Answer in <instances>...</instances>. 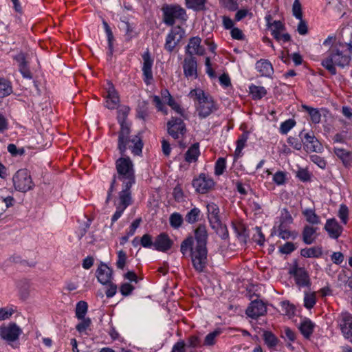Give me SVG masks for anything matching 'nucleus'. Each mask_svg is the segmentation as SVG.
Returning a JSON list of instances; mask_svg holds the SVG:
<instances>
[{
	"label": "nucleus",
	"mask_w": 352,
	"mask_h": 352,
	"mask_svg": "<svg viewBox=\"0 0 352 352\" xmlns=\"http://www.w3.org/2000/svg\"><path fill=\"white\" fill-rule=\"evenodd\" d=\"M267 309H245V314L248 317L256 320L258 317L265 316Z\"/></svg>",
	"instance_id": "43"
},
{
	"label": "nucleus",
	"mask_w": 352,
	"mask_h": 352,
	"mask_svg": "<svg viewBox=\"0 0 352 352\" xmlns=\"http://www.w3.org/2000/svg\"><path fill=\"white\" fill-rule=\"evenodd\" d=\"M131 192L122 190L119 192L118 198L115 202L116 210L111 218L112 223L116 222L122 214L125 209L131 204Z\"/></svg>",
	"instance_id": "9"
},
{
	"label": "nucleus",
	"mask_w": 352,
	"mask_h": 352,
	"mask_svg": "<svg viewBox=\"0 0 352 352\" xmlns=\"http://www.w3.org/2000/svg\"><path fill=\"white\" fill-rule=\"evenodd\" d=\"M226 167V161L224 158L220 157L219 158L216 163L214 166V173L216 175H221L223 173Z\"/></svg>",
	"instance_id": "42"
},
{
	"label": "nucleus",
	"mask_w": 352,
	"mask_h": 352,
	"mask_svg": "<svg viewBox=\"0 0 352 352\" xmlns=\"http://www.w3.org/2000/svg\"><path fill=\"white\" fill-rule=\"evenodd\" d=\"M267 26L270 29L272 35L278 43H285L291 40L290 35L285 32V26L280 21H272L270 15L265 16Z\"/></svg>",
	"instance_id": "6"
},
{
	"label": "nucleus",
	"mask_w": 352,
	"mask_h": 352,
	"mask_svg": "<svg viewBox=\"0 0 352 352\" xmlns=\"http://www.w3.org/2000/svg\"><path fill=\"white\" fill-rule=\"evenodd\" d=\"M207 0H185L186 6L188 9L195 11L204 10L206 8Z\"/></svg>",
	"instance_id": "29"
},
{
	"label": "nucleus",
	"mask_w": 352,
	"mask_h": 352,
	"mask_svg": "<svg viewBox=\"0 0 352 352\" xmlns=\"http://www.w3.org/2000/svg\"><path fill=\"white\" fill-rule=\"evenodd\" d=\"M201 38L199 37H193L190 41L186 47V52L190 55L197 54L202 55L204 49L201 46Z\"/></svg>",
	"instance_id": "24"
},
{
	"label": "nucleus",
	"mask_w": 352,
	"mask_h": 352,
	"mask_svg": "<svg viewBox=\"0 0 352 352\" xmlns=\"http://www.w3.org/2000/svg\"><path fill=\"white\" fill-rule=\"evenodd\" d=\"M316 229L307 226L305 227L302 236H303V241L307 244H311L314 242L316 238Z\"/></svg>",
	"instance_id": "30"
},
{
	"label": "nucleus",
	"mask_w": 352,
	"mask_h": 352,
	"mask_svg": "<svg viewBox=\"0 0 352 352\" xmlns=\"http://www.w3.org/2000/svg\"><path fill=\"white\" fill-rule=\"evenodd\" d=\"M152 101L155 104L157 109L163 112L164 114H167V111L163 103L162 102L160 98L157 96H152Z\"/></svg>",
	"instance_id": "52"
},
{
	"label": "nucleus",
	"mask_w": 352,
	"mask_h": 352,
	"mask_svg": "<svg viewBox=\"0 0 352 352\" xmlns=\"http://www.w3.org/2000/svg\"><path fill=\"white\" fill-rule=\"evenodd\" d=\"M255 68L261 76L271 77L274 74L272 63L266 59H261L256 63Z\"/></svg>",
	"instance_id": "22"
},
{
	"label": "nucleus",
	"mask_w": 352,
	"mask_h": 352,
	"mask_svg": "<svg viewBox=\"0 0 352 352\" xmlns=\"http://www.w3.org/2000/svg\"><path fill=\"white\" fill-rule=\"evenodd\" d=\"M338 217L344 224H346L349 217V209L346 206L341 205L338 211Z\"/></svg>",
	"instance_id": "49"
},
{
	"label": "nucleus",
	"mask_w": 352,
	"mask_h": 352,
	"mask_svg": "<svg viewBox=\"0 0 352 352\" xmlns=\"http://www.w3.org/2000/svg\"><path fill=\"white\" fill-rule=\"evenodd\" d=\"M287 143L289 146H291L292 147L296 150H300L302 147V144L300 141H299L298 138L294 137L288 138Z\"/></svg>",
	"instance_id": "59"
},
{
	"label": "nucleus",
	"mask_w": 352,
	"mask_h": 352,
	"mask_svg": "<svg viewBox=\"0 0 352 352\" xmlns=\"http://www.w3.org/2000/svg\"><path fill=\"white\" fill-rule=\"evenodd\" d=\"M300 254L305 258H318L322 254V248L316 246L301 250Z\"/></svg>",
	"instance_id": "28"
},
{
	"label": "nucleus",
	"mask_w": 352,
	"mask_h": 352,
	"mask_svg": "<svg viewBox=\"0 0 352 352\" xmlns=\"http://www.w3.org/2000/svg\"><path fill=\"white\" fill-rule=\"evenodd\" d=\"M175 39L176 34L171 31L166 36L165 49L169 52L173 51L177 44Z\"/></svg>",
	"instance_id": "36"
},
{
	"label": "nucleus",
	"mask_w": 352,
	"mask_h": 352,
	"mask_svg": "<svg viewBox=\"0 0 352 352\" xmlns=\"http://www.w3.org/2000/svg\"><path fill=\"white\" fill-rule=\"evenodd\" d=\"M278 236L283 239H288L292 236H294L290 231L284 229L283 225H280L278 228Z\"/></svg>",
	"instance_id": "58"
},
{
	"label": "nucleus",
	"mask_w": 352,
	"mask_h": 352,
	"mask_svg": "<svg viewBox=\"0 0 352 352\" xmlns=\"http://www.w3.org/2000/svg\"><path fill=\"white\" fill-rule=\"evenodd\" d=\"M21 333V329L15 323L0 327V337L8 343L16 341Z\"/></svg>",
	"instance_id": "12"
},
{
	"label": "nucleus",
	"mask_w": 352,
	"mask_h": 352,
	"mask_svg": "<svg viewBox=\"0 0 352 352\" xmlns=\"http://www.w3.org/2000/svg\"><path fill=\"white\" fill-rule=\"evenodd\" d=\"M303 143L307 152L320 153L322 151V146L312 133H306L304 136Z\"/></svg>",
	"instance_id": "18"
},
{
	"label": "nucleus",
	"mask_w": 352,
	"mask_h": 352,
	"mask_svg": "<svg viewBox=\"0 0 352 352\" xmlns=\"http://www.w3.org/2000/svg\"><path fill=\"white\" fill-rule=\"evenodd\" d=\"M105 107L109 109H116L120 103V98L113 85L107 82L105 87Z\"/></svg>",
	"instance_id": "14"
},
{
	"label": "nucleus",
	"mask_w": 352,
	"mask_h": 352,
	"mask_svg": "<svg viewBox=\"0 0 352 352\" xmlns=\"http://www.w3.org/2000/svg\"><path fill=\"white\" fill-rule=\"evenodd\" d=\"M197 65L195 58H186L183 63L184 76L187 78L195 79L197 78Z\"/></svg>",
	"instance_id": "17"
},
{
	"label": "nucleus",
	"mask_w": 352,
	"mask_h": 352,
	"mask_svg": "<svg viewBox=\"0 0 352 352\" xmlns=\"http://www.w3.org/2000/svg\"><path fill=\"white\" fill-rule=\"evenodd\" d=\"M266 307L267 305L264 302L256 296L255 298L252 300L250 305L248 308H266Z\"/></svg>",
	"instance_id": "56"
},
{
	"label": "nucleus",
	"mask_w": 352,
	"mask_h": 352,
	"mask_svg": "<svg viewBox=\"0 0 352 352\" xmlns=\"http://www.w3.org/2000/svg\"><path fill=\"white\" fill-rule=\"evenodd\" d=\"M81 322L76 325V329L79 332H82L87 329L91 324V319L89 318L81 319Z\"/></svg>",
	"instance_id": "55"
},
{
	"label": "nucleus",
	"mask_w": 352,
	"mask_h": 352,
	"mask_svg": "<svg viewBox=\"0 0 352 352\" xmlns=\"http://www.w3.org/2000/svg\"><path fill=\"white\" fill-rule=\"evenodd\" d=\"M302 214L305 217L307 222L311 224L320 223V217L315 213L314 210L311 209H305L302 211Z\"/></svg>",
	"instance_id": "32"
},
{
	"label": "nucleus",
	"mask_w": 352,
	"mask_h": 352,
	"mask_svg": "<svg viewBox=\"0 0 352 352\" xmlns=\"http://www.w3.org/2000/svg\"><path fill=\"white\" fill-rule=\"evenodd\" d=\"M170 225L175 229L179 228L182 223L183 218L182 216L178 212L173 213L169 218Z\"/></svg>",
	"instance_id": "38"
},
{
	"label": "nucleus",
	"mask_w": 352,
	"mask_h": 352,
	"mask_svg": "<svg viewBox=\"0 0 352 352\" xmlns=\"http://www.w3.org/2000/svg\"><path fill=\"white\" fill-rule=\"evenodd\" d=\"M199 155V143H195L189 147L185 153V160L189 164L195 162L197 160Z\"/></svg>",
	"instance_id": "25"
},
{
	"label": "nucleus",
	"mask_w": 352,
	"mask_h": 352,
	"mask_svg": "<svg viewBox=\"0 0 352 352\" xmlns=\"http://www.w3.org/2000/svg\"><path fill=\"white\" fill-rule=\"evenodd\" d=\"M164 21L168 25H173L176 20L186 21L187 14L186 10L179 6H166L162 8Z\"/></svg>",
	"instance_id": "7"
},
{
	"label": "nucleus",
	"mask_w": 352,
	"mask_h": 352,
	"mask_svg": "<svg viewBox=\"0 0 352 352\" xmlns=\"http://www.w3.org/2000/svg\"><path fill=\"white\" fill-rule=\"evenodd\" d=\"M188 96L195 101L196 110L201 118L208 116L216 109L212 98L205 94L201 89H192L188 94Z\"/></svg>",
	"instance_id": "4"
},
{
	"label": "nucleus",
	"mask_w": 352,
	"mask_h": 352,
	"mask_svg": "<svg viewBox=\"0 0 352 352\" xmlns=\"http://www.w3.org/2000/svg\"><path fill=\"white\" fill-rule=\"evenodd\" d=\"M208 218L212 227L215 228L220 225L219 208L214 203L207 205Z\"/></svg>",
	"instance_id": "21"
},
{
	"label": "nucleus",
	"mask_w": 352,
	"mask_h": 352,
	"mask_svg": "<svg viewBox=\"0 0 352 352\" xmlns=\"http://www.w3.org/2000/svg\"><path fill=\"white\" fill-rule=\"evenodd\" d=\"M142 71L143 80L146 85H150L152 83V81L153 79L152 68H153L154 60L151 57L148 51H146L142 54Z\"/></svg>",
	"instance_id": "11"
},
{
	"label": "nucleus",
	"mask_w": 352,
	"mask_h": 352,
	"mask_svg": "<svg viewBox=\"0 0 352 352\" xmlns=\"http://www.w3.org/2000/svg\"><path fill=\"white\" fill-rule=\"evenodd\" d=\"M31 291V287L29 283H25L21 285L19 287V293L23 298H25Z\"/></svg>",
	"instance_id": "57"
},
{
	"label": "nucleus",
	"mask_w": 352,
	"mask_h": 352,
	"mask_svg": "<svg viewBox=\"0 0 352 352\" xmlns=\"http://www.w3.org/2000/svg\"><path fill=\"white\" fill-rule=\"evenodd\" d=\"M118 173L117 179L122 182V190L130 191V188L135 183V170L132 161L128 157L118 159L116 162Z\"/></svg>",
	"instance_id": "3"
},
{
	"label": "nucleus",
	"mask_w": 352,
	"mask_h": 352,
	"mask_svg": "<svg viewBox=\"0 0 352 352\" xmlns=\"http://www.w3.org/2000/svg\"><path fill=\"white\" fill-rule=\"evenodd\" d=\"M118 138V148L121 153L126 151L127 148L131 149L132 153L139 155L142 153L143 144L138 136H134L132 139L129 138V127L127 124L122 122Z\"/></svg>",
	"instance_id": "5"
},
{
	"label": "nucleus",
	"mask_w": 352,
	"mask_h": 352,
	"mask_svg": "<svg viewBox=\"0 0 352 352\" xmlns=\"http://www.w3.org/2000/svg\"><path fill=\"white\" fill-rule=\"evenodd\" d=\"M333 152L335 155L342 161L343 165L346 167L352 165V153L340 147H334Z\"/></svg>",
	"instance_id": "23"
},
{
	"label": "nucleus",
	"mask_w": 352,
	"mask_h": 352,
	"mask_svg": "<svg viewBox=\"0 0 352 352\" xmlns=\"http://www.w3.org/2000/svg\"><path fill=\"white\" fill-rule=\"evenodd\" d=\"M12 180L14 188L18 191L27 192L34 186L30 173L26 169L19 170Z\"/></svg>",
	"instance_id": "8"
},
{
	"label": "nucleus",
	"mask_w": 352,
	"mask_h": 352,
	"mask_svg": "<svg viewBox=\"0 0 352 352\" xmlns=\"http://www.w3.org/2000/svg\"><path fill=\"white\" fill-rule=\"evenodd\" d=\"M324 229L329 236L334 239H338L342 234L343 228L335 219H328L325 223Z\"/></svg>",
	"instance_id": "19"
},
{
	"label": "nucleus",
	"mask_w": 352,
	"mask_h": 352,
	"mask_svg": "<svg viewBox=\"0 0 352 352\" xmlns=\"http://www.w3.org/2000/svg\"><path fill=\"white\" fill-rule=\"evenodd\" d=\"M141 245L142 247L146 248H153V242L152 240V236L150 234H144L140 240Z\"/></svg>",
	"instance_id": "50"
},
{
	"label": "nucleus",
	"mask_w": 352,
	"mask_h": 352,
	"mask_svg": "<svg viewBox=\"0 0 352 352\" xmlns=\"http://www.w3.org/2000/svg\"><path fill=\"white\" fill-rule=\"evenodd\" d=\"M340 329L344 338L352 342V316L346 313L342 315Z\"/></svg>",
	"instance_id": "20"
},
{
	"label": "nucleus",
	"mask_w": 352,
	"mask_h": 352,
	"mask_svg": "<svg viewBox=\"0 0 352 352\" xmlns=\"http://www.w3.org/2000/svg\"><path fill=\"white\" fill-rule=\"evenodd\" d=\"M8 151L12 155H22L24 153V149L23 148H18L14 144H10L8 146Z\"/></svg>",
	"instance_id": "51"
},
{
	"label": "nucleus",
	"mask_w": 352,
	"mask_h": 352,
	"mask_svg": "<svg viewBox=\"0 0 352 352\" xmlns=\"http://www.w3.org/2000/svg\"><path fill=\"white\" fill-rule=\"evenodd\" d=\"M140 219H137L135 221H133L131 226H129V228H128V230H126V233H128L129 236H133L135 234L137 228L140 226Z\"/></svg>",
	"instance_id": "60"
},
{
	"label": "nucleus",
	"mask_w": 352,
	"mask_h": 352,
	"mask_svg": "<svg viewBox=\"0 0 352 352\" xmlns=\"http://www.w3.org/2000/svg\"><path fill=\"white\" fill-rule=\"evenodd\" d=\"M214 185L213 179L204 173H201L192 181V186L195 190L201 194L208 192L214 187Z\"/></svg>",
	"instance_id": "13"
},
{
	"label": "nucleus",
	"mask_w": 352,
	"mask_h": 352,
	"mask_svg": "<svg viewBox=\"0 0 352 352\" xmlns=\"http://www.w3.org/2000/svg\"><path fill=\"white\" fill-rule=\"evenodd\" d=\"M173 244V240L166 233H161L156 236L153 242V249L160 252H167Z\"/></svg>",
	"instance_id": "15"
},
{
	"label": "nucleus",
	"mask_w": 352,
	"mask_h": 352,
	"mask_svg": "<svg viewBox=\"0 0 352 352\" xmlns=\"http://www.w3.org/2000/svg\"><path fill=\"white\" fill-rule=\"evenodd\" d=\"M313 327V324L309 320H305L302 322L299 329L302 334L308 338L312 333Z\"/></svg>",
	"instance_id": "39"
},
{
	"label": "nucleus",
	"mask_w": 352,
	"mask_h": 352,
	"mask_svg": "<svg viewBox=\"0 0 352 352\" xmlns=\"http://www.w3.org/2000/svg\"><path fill=\"white\" fill-rule=\"evenodd\" d=\"M249 93L253 100H259L267 94V90L263 86L252 84L249 86Z\"/></svg>",
	"instance_id": "26"
},
{
	"label": "nucleus",
	"mask_w": 352,
	"mask_h": 352,
	"mask_svg": "<svg viewBox=\"0 0 352 352\" xmlns=\"http://www.w3.org/2000/svg\"><path fill=\"white\" fill-rule=\"evenodd\" d=\"M248 140L247 135H241L236 140V146L234 151L235 157H240L242 155V151L246 145Z\"/></svg>",
	"instance_id": "33"
},
{
	"label": "nucleus",
	"mask_w": 352,
	"mask_h": 352,
	"mask_svg": "<svg viewBox=\"0 0 352 352\" xmlns=\"http://www.w3.org/2000/svg\"><path fill=\"white\" fill-rule=\"evenodd\" d=\"M167 104L172 108L173 110H174L176 113L178 114L184 116V109L180 107V105L175 101V100L173 98L170 101H168Z\"/></svg>",
	"instance_id": "54"
},
{
	"label": "nucleus",
	"mask_w": 352,
	"mask_h": 352,
	"mask_svg": "<svg viewBox=\"0 0 352 352\" xmlns=\"http://www.w3.org/2000/svg\"><path fill=\"white\" fill-rule=\"evenodd\" d=\"M263 337L265 343L270 348H272L278 344V338L271 331H264Z\"/></svg>",
	"instance_id": "35"
},
{
	"label": "nucleus",
	"mask_w": 352,
	"mask_h": 352,
	"mask_svg": "<svg viewBox=\"0 0 352 352\" xmlns=\"http://www.w3.org/2000/svg\"><path fill=\"white\" fill-rule=\"evenodd\" d=\"M331 260L335 264L339 265L344 261V255L340 252H334L331 256Z\"/></svg>",
	"instance_id": "64"
},
{
	"label": "nucleus",
	"mask_w": 352,
	"mask_h": 352,
	"mask_svg": "<svg viewBox=\"0 0 352 352\" xmlns=\"http://www.w3.org/2000/svg\"><path fill=\"white\" fill-rule=\"evenodd\" d=\"M302 107L309 113L311 120L313 123L318 124L320 122L321 113L318 109L308 107L307 105H302Z\"/></svg>",
	"instance_id": "31"
},
{
	"label": "nucleus",
	"mask_w": 352,
	"mask_h": 352,
	"mask_svg": "<svg viewBox=\"0 0 352 352\" xmlns=\"http://www.w3.org/2000/svg\"><path fill=\"white\" fill-rule=\"evenodd\" d=\"M167 131L173 138L182 139L186 133V124L181 118H171L167 122Z\"/></svg>",
	"instance_id": "10"
},
{
	"label": "nucleus",
	"mask_w": 352,
	"mask_h": 352,
	"mask_svg": "<svg viewBox=\"0 0 352 352\" xmlns=\"http://www.w3.org/2000/svg\"><path fill=\"white\" fill-rule=\"evenodd\" d=\"M293 15L298 19L302 18V6L299 0H294L292 6Z\"/></svg>",
	"instance_id": "46"
},
{
	"label": "nucleus",
	"mask_w": 352,
	"mask_h": 352,
	"mask_svg": "<svg viewBox=\"0 0 352 352\" xmlns=\"http://www.w3.org/2000/svg\"><path fill=\"white\" fill-rule=\"evenodd\" d=\"M316 294L314 293H306L304 298V304L306 308H312L316 304Z\"/></svg>",
	"instance_id": "44"
},
{
	"label": "nucleus",
	"mask_w": 352,
	"mask_h": 352,
	"mask_svg": "<svg viewBox=\"0 0 352 352\" xmlns=\"http://www.w3.org/2000/svg\"><path fill=\"white\" fill-rule=\"evenodd\" d=\"M338 280L345 287L352 289V278L346 276L344 272H341L338 275Z\"/></svg>",
	"instance_id": "48"
},
{
	"label": "nucleus",
	"mask_w": 352,
	"mask_h": 352,
	"mask_svg": "<svg viewBox=\"0 0 352 352\" xmlns=\"http://www.w3.org/2000/svg\"><path fill=\"white\" fill-rule=\"evenodd\" d=\"M295 250V245L291 242H287L280 248V251L283 254H290Z\"/></svg>",
	"instance_id": "62"
},
{
	"label": "nucleus",
	"mask_w": 352,
	"mask_h": 352,
	"mask_svg": "<svg viewBox=\"0 0 352 352\" xmlns=\"http://www.w3.org/2000/svg\"><path fill=\"white\" fill-rule=\"evenodd\" d=\"M272 179L276 185H283L287 180V173L281 170L277 171L274 174Z\"/></svg>",
	"instance_id": "41"
},
{
	"label": "nucleus",
	"mask_w": 352,
	"mask_h": 352,
	"mask_svg": "<svg viewBox=\"0 0 352 352\" xmlns=\"http://www.w3.org/2000/svg\"><path fill=\"white\" fill-rule=\"evenodd\" d=\"M200 210L197 208H194L189 211L186 215V221L189 223L196 222L200 215Z\"/></svg>",
	"instance_id": "40"
},
{
	"label": "nucleus",
	"mask_w": 352,
	"mask_h": 352,
	"mask_svg": "<svg viewBox=\"0 0 352 352\" xmlns=\"http://www.w3.org/2000/svg\"><path fill=\"white\" fill-rule=\"evenodd\" d=\"M295 121L292 119H289L283 122L280 128V133L283 134L287 133L294 126H295Z\"/></svg>",
	"instance_id": "45"
},
{
	"label": "nucleus",
	"mask_w": 352,
	"mask_h": 352,
	"mask_svg": "<svg viewBox=\"0 0 352 352\" xmlns=\"http://www.w3.org/2000/svg\"><path fill=\"white\" fill-rule=\"evenodd\" d=\"M96 276L102 285L111 283L113 279L112 270L107 265L101 263L97 269Z\"/></svg>",
	"instance_id": "16"
},
{
	"label": "nucleus",
	"mask_w": 352,
	"mask_h": 352,
	"mask_svg": "<svg viewBox=\"0 0 352 352\" xmlns=\"http://www.w3.org/2000/svg\"><path fill=\"white\" fill-rule=\"evenodd\" d=\"M299 20L300 22L297 27V31L300 35H305L308 32L307 25L306 22L302 20V18Z\"/></svg>",
	"instance_id": "63"
},
{
	"label": "nucleus",
	"mask_w": 352,
	"mask_h": 352,
	"mask_svg": "<svg viewBox=\"0 0 352 352\" xmlns=\"http://www.w3.org/2000/svg\"><path fill=\"white\" fill-rule=\"evenodd\" d=\"M351 61V54L345 47L339 43L331 46L324 54L321 65L331 74H336V66L344 67Z\"/></svg>",
	"instance_id": "2"
},
{
	"label": "nucleus",
	"mask_w": 352,
	"mask_h": 352,
	"mask_svg": "<svg viewBox=\"0 0 352 352\" xmlns=\"http://www.w3.org/2000/svg\"><path fill=\"white\" fill-rule=\"evenodd\" d=\"M127 256L126 252L122 250L117 252L116 267L118 269L123 270L126 263Z\"/></svg>",
	"instance_id": "37"
},
{
	"label": "nucleus",
	"mask_w": 352,
	"mask_h": 352,
	"mask_svg": "<svg viewBox=\"0 0 352 352\" xmlns=\"http://www.w3.org/2000/svg\"><path fill=\"white\" fill-rule=\"evenodd\" d=\"M12 86L9 81L0 78V98H4L12 93Z\"/></svg>",
	"instance_id": "34"
},
{
	"label": "nucleus",
	"mask_w": 352,
	"mask_h": 352,
	"mask_svg": "<svg viewBox=\"0 0 352 352\" xmlns=\"http://www.w3.org/2000/svg\"><path fill=\"white\" fill-rule=\"evenodd\" d=\"M196 244L192 236L186 239L181 244V252L184 256L190 252L192 265L198 272H202L207 262L206 240L208 237L205 226L200 225L195 231Z\"/></svg>",
	"instance_id": "1"
},
{
	"label": "nucleus",
	"mask_w": 352,
	"mask_h": 352,
	"mask_svg": "<svg viewBox=\"0 0 352 352\" xmlns=\"http://www.w3.org/2000/svg\"><path fill=\"white\" fill-rule=\"evenodd\" d=\"M221 333V331L219 329H216L212 333L208 334L204 340V344L208 346H212L214 344L215 338Z\"/></svg>",
	"instance_id": "47"
},
{
	"label": "nucleus",
	"mask_w": 352,
	"mask_h": 352,
	"mask_svg": "<svg viewBox=\"0 0 352 352\" xmlns=\"http://www.w3.org/2000/svg\"><path fill=\"white\" fill-rule=\"evenodd\" d=\"M133 289L134 287L129 283H122L120 288L121 294L124 296L131 294Z\"/></svg>",
	"instance_id": "53"
},
{
	"label": "nucleus",
	"mask_w": 352,
	"mask_h": 352,
	"mask_svg": "<svg viewBox=\"0 0 352 352\" xmlns=\"http://www.w3.org/2000/svg\"><path fill=\"white\" fill-rule=\"evenodd\" d=\"M294 278L296 283L299 287H307L309 284V278L307 273L301 269L296 271Z\"/></svg>",
	"instance_id": "27"
},
{
	"label": "nucleus",
	"mask_w": 352,
	"mask_h": 352,
	"mask_svg": "<svg viewBox=\"0 0 352 352\" xmlns=\"http://www.w3.org/2000/svg\"><path fill=\"white\" fill-rule=\"evenodd\" d=\"M219 80L221 85L224 88L231 86V81L228 74H223L219 76Z\"/></svg>",
	"instance_id": "61"
}]
</instances>
